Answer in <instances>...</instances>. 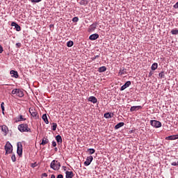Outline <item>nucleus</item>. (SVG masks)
<instances>
[{
  "mask_svg": "<svg viewBox=\"0 0 178 178\" xmlns=\"http://www.w3.org/2000/svg\"><path fill=\"white\" fill-rule=\"evenodd\" d=\"M18 130H19L21 133L31 132V129L29 127V124H21L18 125Z\"/></svg>",
  "mask_w": 178,
  "mask_h": 178,
  "instance_id": "obj_1",
  "label": "nucleus"
},
{
  "mask_svg": "<svg viewBox=\"0 0 178 178\" xmlns=\"http://www.w3.org/2000/svg\"><path fill=\"white\" fill-rule=\"evenodd\" d=\"M50 168L53 170H59L60 169V163L56 160H53L50 163Z\"/></svg>",
  "mask_w": 178,
  "mask_h": 178,
  "instance_id": "obj_2",
  "label": "nucleus"
},
{
  "mask_svg": "<svg viewBox=\"0 0 178 178\" xmlns=\"http://www.w3.org/2000/svg\"><path fill=\"white\" fill-rule=\"evenodd\" d=\"M11 94H13V95H16L17 97H19V98L24 97V93L23 92V90H22L20 89L13 90L11 92Z\"/></svg>",
  "mask_w": 178,
  "mask_h": 178,
  "instance_id": "obj_3",
  "label": "nucleus"
},
{
  "mask_svg": "<svg viewBox=\"0 0 178 178\" xmlns=\"http://www.w3.org/2000/svg\"><path fill=\"white\" fill-rule=\"evenodd\" d=\"M5 150L6 154H12V152L13 151V146H12V144H10V143H6L5 145Z\"/></svg>",
  "mask_w": 178,
  "mask_h": 178,
  "instance_id": "obj_4",
  "label": "nucleus"
},
{
  "mask_svg": "<svg viewBox=\"0 0 178 178\" xmlns=\"http://www.w3.org/2000/svg\"><path fill=\"white\" fill-rule=\"evenodd\" d=\"M150 124L152 126V127H155V129L162 127V123L158 120H150Z\"/></svg>",
  "mask_w": 178,
  "mask_h": 178,
  "instance_id": "obj_5",
  "label": "nucleus"
},
{
  "mask_svg": "<svg viewBox=\"0 0 178 178\" xmlns=\"http://www.w3.org/2000/svg\"><path fill=\"white\" fill-rule=\"evenodd\" d=\"M29 113L31 115L32 118H38V112L33 107L29 108Z\"/></svg>",
  "mask_w": 178,
  "mask_h": 178,
  "instance_id": "obj_6",
  "label": "nucleus"
},
{
  "mask_svg": "<svg viewBox=\"0 0 178 178\" xmlns=\"http://www.w3.org/2000/svg\"><path fill=\"white\" fill-rule=\"evenodd\" d=\"M94 158L92 156H89L86 158V161L84 162L85 166H90L91 165V163L92 162V160Z\"/></svg>",
  "mask_w": 178,
  "mask_h": 178,
  "instance_id": "obj_7",
  "label": "nucleus"
},
{
  "mask_svg": "<svg viewBox=\"0 0 178 178\" xmlns=\"http://www.w3.org/2000/svg\"><path fill=\"white\" fill-rule=\"evenodd\" d=\"M15 123H18V122H24V120H26L24 115H18L17 118H15Z\"/></svg>",
  "mask_w": 178,
  "mask_h": 178,
  "instance_id": "obj_8",
  "label": "nucleus"
},
{
  "mask_svg": "<svg viewBox=\"0 0 178 178\" xmlns=\"http://www.w3.org/2000/svg\"><path fill=\"white\" fill-rule=\"evenodd\" d=\"M131 85V82L130 81H127L124 85H123L121 88L120 90L123 91L124 90H126V88H127V87L130 86Z\"/></svg>",
  "mask_w": 178,
  "mask_h": 178,
  "instance_id": "obj_9",
  "label": "nucleus"
},
{
  "mask_svg": "<svg viewBox=\"0 0 178 178\" xmlns=\"http://www.w3.org/2000/svg\"><path fill=\"white\" fill-rule=\"evenodd\" d=\"M17 152L18 155H22V154H23V148H22V143H18L17 144Z\"/></svg>",
  "mask_w": 178,
  "mask_h": 178,
  "instance_id": "obj_10",
  "label": "nucleus"
},
{
  "mask_svg": "<svg viewBox=\"0 0 178 178\" xmlns=\"http://www.w3.org/2000/svg\"><path fill=\"white\" fill-rule=\"evenodd\" d=\"M88 101L89 102H92V104H97V102H98V99L94 96H90L88 97Z\"/></svg>",
  "mask_w": 178,
  "mask_h": 178,
  "instance_id": "obj_11",
  "label": "nucleus"
},
{
  "mask_svg": "<svg viewBox=\"0 0 178 178\" xmlns=\"http://www.w3.org/2000/svg\"><path fill=\"white\" fill-rule=\"evenodd\" d=\"M1 130L4 136H6L9 132V129L6 127V125L1 126Z\"/></svg>",
  "mask_w": 178,
  "mask_h": 178,
  "instance_id": "obj_12",
  "label": "nucleus"
},
{
  "mask_svg": "<svg viewBox=\"0 0 178 178\" xmlns=\"http://www.w3.org/2000/svg\"><path fill=\"white\" fill-rule=\"evenodd\" d=\"M97 38H99V35H98L97 33L92 34L89 37V40H91V41L97 40Z\"/></svg>",
  "mask_w": 178,
  "mask_h": 178,
  "instance_id": "obj_13",
  "label": "nucleus"
},
{
  "mask_svg": "<svg viewBox=\"0 0 178 178\" xmlns=\"http://www.w3.org/2000/svg\"><path fill=\"white\" fill-rule=\"evenodd\" d=\"M10 74H11V77H15V79H17V77H19V74L17 71L11 70Z\"/></svg>",
  "mask_w": 178,
  "mask_h": 178,
  "instance_id": "obj_14",
  "label": "nucleus"
},
{
  "mask_svg": "<svg viewBox=\"0 0 178 178\" xmlns=\"http://www.w3.org/2000/svg\"><path fill=\"white\" fill-rule=\"evenodd\" d=\"M97 29V23L92 24L89 26L88 31H94Z\"/></svg>",
  "mask_w": 178,
  "mask_h": 178,
  "instance_id": "obj_15",
  "label": "nucleus"
},
{
  "mask_svg": "<svg viewBox=\"0 0 178 178\" xmlns=\"http://www.w3.org/2000/svg\"><path fill=\"white\" fill-rule=\"evenodd\" d=\"M138 109H141V106H134L130 108L131 112H134V111H138Z\"/></svg>",
  "mask_w": 178,
  "mask_h": 178,
  "instance_id": "obj_16",
  "label": "nucleus"
},
{
  "mask_svg": "<svg viewBox=\"0 0 178 178\" xmlns=\"http://www.w3.org/2000/svg\"><path fill=\"white\" fill-rule=\"evenodd\" d=\"M178 134L177 135H172L165 138V140H177Z\"/></svg>",
  "mask_w": 178,
  "mask_h": 178,
  "instance_id": "obj_17",
  "label": "nucleus"
},
{
  "mask_svg": "<svg viewBox=\"0 0 178 178\" xmlns=\"http://www.w3.org/2000/svg\"><path fill=\"white\" fill-rule=\"evenodd\" d=\"M42 119L44 120L46 124H48V123H49V121H48V117L47 116V114H44L42 117Z\"/></svg>",
  "mask_w": 178,
  "mask_h": 178,
  "instance_id": "obj_18",
  "label": "nucleus"
},
{
  "mask_svg": "<svg viewBox=\"0 0 178 178\" xmlns=\"http://www.w3.org/2000/svg\"><path fill=\"white\" fill-rule=\"evenodd\" d=\"M66 178H73V172L67 171L66 172Z\"/></svg>",
  "mask_w": 178,
  "mask_h": 178,
  "instance_id": "obj_19",
  "label": "nucleus"
},
{
  "mask_svg": "<svg viewBox=\"0 0 178 178\" xmlns=\"http://www.w3.org/2000/svg\"><path fill=\"white\" fill-rule=\"evenodd\" d=\"M49 140L47 138H43L42 143H40V145H46V144H48Z\"/></svg>",
  "mask_w": 178,
  "mask_h": 178,
  "instance_id": "obj_20",
  "label": "nucleus"
},
{
  "mask_svg": "<svg viewBox=\"0 0 178 178\" xmlns=\"http://www.w3.org/2000/svg\"><path fill=\"white\" fill-rule=\"evenodd\" d=\"M56 140L58 144H62V136H60V135H58L56 137Z\"/></svg>",
  "mask_w": 178,
  "mask_h": 178,
  "instance_id": "obj_21",
  "label": "nucleus"
},
{
  "mask_svg": "<svg viewBox=\"0 0 178 178\" xmlns=\"http://www.w3.org/2000/svg\"><path fill=\"white\" fill-rule=\"evenodd\" d=\"M124 126V122H119L117 125H115V129H120V127H123Z\"/></svg>",
  "mask_w": 178,
  "mask_h": 178,
  "instance_id": "obj_22",
  "label": "nucleus"
},
{
  "mask_svg": "<svg viewBox=\"0 0 178 178\" xmlns=\"http://www.w3.org/2000/svg\"><path fill=\"white\" fill-rule=\"evenodd\" d=\"M112 116H113V113H106L104 114V118H106V119H111Z\"/></svg>",
  "mask_w": 178,
  "mask_h": 178,
  "instance_id": "obj_23",
  "label": "nucleus"
},
{
  "mask_svg": "<svg viewBox=\"0 0 178 178\" xmlns=\"http://www.w3.org/2000/svg\"><path fill=\"white\" fill-rule=\"evenodd\" d=\"M98 72H99V73H102L104 72H106V67H105V66L100 67L99 68Z\"/></svg>",
  "mask_w": 178,
  "mask_h": 178,
  "instance_id": "obj_24",
  "label": "nucleus"
},
{
  "mask_svg": "<svg viewBox=\"0 0 178 178\" xmlns=\"http://www.w3.org/2000/svg\"><path fill=\"white\" fill-rule=\"evenodd\" d=\"M152 70H156L158 69V63H154L151 67Z\"/></svg>",
  "mask_w": 178,
  "mask_h": 178,
  "instance_id": "obj_25",
  "label": "nucleus"
},
{
  "mask_svg": "<svg viewBox=\"0 0 178 178\" xmlns=\"http://www.w3.org/2000/svg\"><path fill=\"white\" fill-rule=\"evenodd\" d=\"M126 69H122L120 70L118 74H120V76H123V74H126Z\"/></svg>",
  "mask_w": 178,
  "mask_h": 178,
  "instance_id": "obj_26",
  "label": "nucleus"
},
{
  "mask_svg": "<svg viewBox=\"0 0 178 178\" xmlns=\"http://www.w3.org/2000/svg\"><path fill=\"white\" fill-rule=\"evenodd\" d=\"M1 108L2 109L3 114H5V103L2 102L1 104Z\"/></svg>",
  "mask_w": 178,
  "mask_h": 178,
  "instance_id": "obj_27",
  "label": "nucleus"
},
{
  "mask_svg": "<svg viewBox=\"0 0 178 178\" xmlns=\"http://www.w3.org/2000/svg\"><path fill=\"white\" fill-rule=\"evenodd\" d=\"M88 152H89L90 155H92V154L95 153V149H88Z\"/></svg>",
  "mask_w": 178,
  "mask_h": 178,
  "instance_id": "obj_28",
  "label": "nucleus"
},
{
  "mask_svg": "<svg viewBox=\"0 0 178 178\" xmlns=\"http://www.w3.org/2000/svg\"><path fill=\"white\" fill-rule=\"evenodd\" d=\"M57 127H58V124L56 123H53L52 131H55Z\"/></svg>",
  "mask_w": 178,
  "mask_h": 178,
  "instance_id": "obj_29",
  "label": "nucleus"
},
{
  "mask_svg": "<svg viewBox=\"0 0 178 178\" xmlns=\"http://www.w3.org/2000/svg\"><path fill=\"white\" fill-rule=\"evenodd\" d=\"M67 46L70 47H73V41H69L67 42Z\"/></svg>",
  "mask_w": 178,
  "mask_h": 178,
  "instance_id": "obj_30",
  "label": "nucleus"
},
{
  "mask_svg": "<svg viewBox=\"0 0 178 178\" xmlns=\"http://www.w3.org/2000/svg\"><path fill=\"white\" fill-rule=\"evenodd\" d=\"M159 76L162 79L163 77H165V72H162L159 74Z\"/></svg>",
  "mask_w": 178,
  "mask_h": 178,
  "instance_id": "obj_31",
  "label": "nucleus"
},
{
  "mask_svg": "<svg viewBox=\"0 0 178 178\" xmlns=\"http://www.w3.org/2000/svg\"><path fill=\"white\" fill-rule=\"evenodd\" d=\"M171 33H172V34H173V35H177L178 34V30L177 29H175V30H172V31H171Z\"/></svg>",
  "mask_w": 178,
  "mask_h": 178,
  "instance_id": "obj_32",
  "label": "nucleus"
},
{
  "mask_svg": "<svg viewBox=\"0 0 178 178\" xmlns=\"http://www.w3.org/2000/svg\"><path fill=\"white\" fill-rule=\"evenodd\" d=\"M81 5H87V1L86 0H81L80 2Z\"/></svg>",
  "mask_w": 178,
  "mask_h": 178,
  "instance_id": "obj_33",
  "label": "nucleus"
},
{
  "mask_svg": "<svg viewBox=\"0 0 178 178\" xmlns=\"http://www.w3.org/2000/svg\"><path fill=\"white\" fill-rule=\"evenodd\" d=\"M15 29L17 31H20V30H22V28L20 27V26H19V24L16 25Z\"/></svg>",
  "mask_w": 178,
  "mask_h": 178,
  "instance_id": "obj_34",
  "label": "nucleus"
},
{
  "mask_svg": "<svg viewBox=\"0 0 178 178\" xmlns=\"http://www.w3.org/2000/svg\"><path fill=\"white\" fill-rule=\"evenodd\" d=\"M42 0H31V2L33 3H38V2H41Z\"/></svg>",
  "mask_w": 178,
  "mask_h": 178,
  "instance_id": "obj_35",
  "label": "nucleus"
},
{
  "mask_svg": "<svg viewBox=\"0 0 178 178\" xmlns=\"http://www.w3.org/2000/svg\"><path fill=\"white\" fill-rule=\"evenodd\" d=\"M72 22H79V17H74L72 19Z\"/></svg>",
  "mask_w": 178,
  "mask_h": 178,
  "instance_id": "obj_36",
  "label": "nucleus"
},
{
  "mask_svg": "<svg viewBox=\"0 0 178 178\" xmlns=\"http://www.w3.org/2000/svg\"><path fill=\"white\" fill-rule=\"evenodd\" d=\"M11 159H12L13 162H16V156L13 155L11 156Z\"/></svg>",
  "mask_w": 178,
  "mask_h": 178,
  "instance_id": "obj_37",
  "label": "nucleus"
},
{
  "mask_svg": "<svg viewBox=\"0 0 178 178\" xmlns=\"http://www.w3.org/2000/svg\"><path fill=\"white\" fill-rule=\"evenodd\" d=\"M171 165L172 166H178V161L177 162H172Z\"/></svg>",
  "mask_w": 178,
  "mask_h": 178,
  "instance_id": "obj_38",
  "label": "nucleus"
},
{
  "mask_svg": "<svg viewBox=\"0 0 178 178\" xmlns=\"http://www.w3.org/2000/svg\"><path fill=\"white\" fill-rule=\"evenodd\" d=\"M173 8H175V9H178V1L173 6Z\"/></svg>",
  "mask_w": 178,
  "mask_h": 178,
  "instance_id": "obj_39",
  "label": "nucleus"
},
{
  "mask_svg": "<svg viewBox=\"0 0 178 178\" xmlns=\"http://www.w3.org/2000/svg\"><path fill=\"white\" fill-rule=\"evenodd\" d=\"M31 168H35L37 166V163H33L31 164Z\"/></svg>",
  "mask_w": 178,
  "mask_h": 178,
  "instance_id": "obj_40",
  "label": "nucleus"
},
{
  "mask_svg": "<svg viewBox=\"0 0 178 178\" xmlns=\"http://www.w3.org/2000/svg\"><path fill=\"white\" fill-rule=\"evenodd\" d=\"M11 26H12L13 27H15L16 26H17V24L16 22H12V23H11Z\"/></svg>",
  "mask_w": 178,
  "mask_h": 178,
  "instance_id": "obj_41",
  "label": "nucleus"
},
{
  "mask_svg": "<svg viewBox=\"0 0 178 178\" xmlns=\"http://www.w3.org/2000/svg\"><path fill=\"white\" fill-rule=\"evenodd\" d=\"M15 45L17 48H20V47H22V43H17Z\"/></svg>",
  "mask_w": 178,
  "mask_h": 178,
  "instance_id": "obj_42",
  "label": "nucleus"
},
{
  "mask_svg": "<svg viewBox=\"0 0 178 178\" xmlns=\"http://www.w3.org/2000/svg\"><path fill=\"white\" fill-rule=\"evenodd\" d=\"M2 52H3V47L0 44V54H2Z\"/></svg>",
  "mask_w": 178,
  "mask_h": 178,
  "instance_id": "obj_43",
  "label": "nucleus"
},
{
  "mask_svg": "<svg viewBox=\"0 0 178 178\" xmlns=\"http://www.w3.org/2000/svg\"><path fill=\"white\" fill-rule=\"evenodd\" d=\"M48 176V175L47 174V173H43L42 175V177H47Z\"/></svg>",
  "mask_w": 178,
  "mask_h": 178,
  "instance_id": "obj_44",
  "label": "nucleus"
},
{
  "mask_svg": "<svg viewBox=\"0 0 178 178\" xmlns=\"http://www.w3.org/2000/svg\"><path fill=\"white\" fill-rule=\"evenodd\" d=\"M52 146H53V147H56V142L53 141V142H52Z\"/></svg>",
  "mask_w": 178,
  "mask_h": 178,
  "instance_id": "obj_45",
  "label": "nucleus"
},
{
  "mask_svg": "<svg viewBox=\"0 0 178 178\" xmlns=\"http://www.w3.org/2000/svg\"><path fill=\"white\" fill-rule=\"evenodd\" d=\"M57 178H63V175H58L57 176Z\"/></svg>",
  "mask_w": 178,
  "mask_h": 178,
  "instance_id": "obj_46",
  "label": "nucleus"
},
{
  "mask_svg": "<svg viewBox=\"0 0 178 178\" xmlns=\"http://www.w3.org/2000/svg\"><path fill=\"white\" fill-rule=\"evenodd\" d=\"M51 178H55V175H52L51 176Z\"/></svg>",
  "mask_w": 178,
  "mask_h": 178,
  "instance_id": "obj_47",
  "label": "nucleus"
},
{
  "mask_svg": "<svg viewBox=\"0 0 178 178\" xmlns=\"http://www.w3.org/2000/svg\"><path fill=\"white\" fill-rule=\"evenodd\" d=\"M55 150H56V151H58V148H57V147H56V148H55Z\"/></svg>",
  "mask_w": 178,
  "mask_h": 178,
  "instance_id": "obj_48",
  "label": "nucleus"
}]
</instances>
